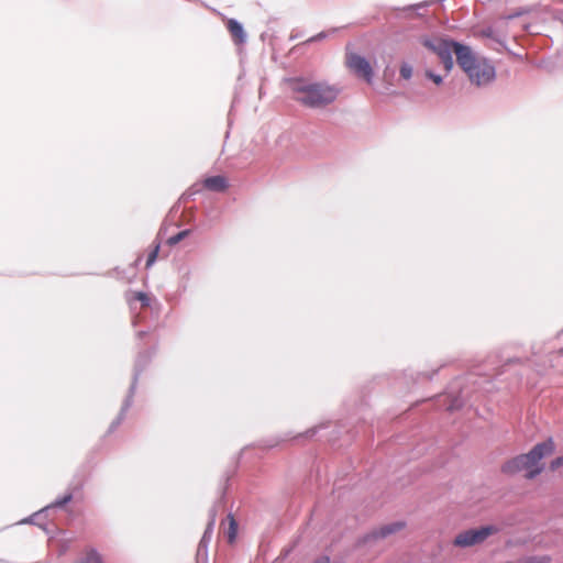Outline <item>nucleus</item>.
I'll return each instance as SVG.
<instances>
[{"label":"nucleus","mask_w":563,"mask_h":563,"mask_svg":"<svg viewBox=\"0 0 563 563\" xmlns=\"http://www.w3.org/2000/svg\"><path fill=\"white\" fill-rule=\"evenodd\" d=\"M288 82L292 99L305 108H325L333 103L339 96V89L324 81H311L305 78H294Z\"/></svg>","instance_id":"nucleus-1"},{"label":"nucleus","mask_w":563,"mask_h":563,"mask_svg":"<svg viewBox=\"0 0 563 563\" xmlns=\"http://www.w3.org/2000/svg\"><path fill=\"white\" fill-rule=\"evenodd\" d=\"M554 452V442L552 439H548L542 443H538L533 449L527 453L518 455L503 465V472L506 474H515L521 471H526L527 478H533L540 474L543 470V465L540 463L544 456L551 455Z\"/></svg>","instance_id":"nucleus-2"},{"label":"nucleus","mask_w":563,"mask_h":563,"mask_svg":"<svg viewBox=\"0 0 563 563\" xmlns=\"http://www.w3.org/2000/svg\"><path fill=\"white\" fill-rule=\"evenodd\" d=\"M459 65L478 87L495 79V67L485 58H476L470 47H460Z\"/></svg>","instance_id":"nucleus-3"},{"label":"nucleus","mask_w":563,"mask_h":563,"mask_svg":"<svg viewBox=\"0 0 563 563\" xmlns=\"http://www.w3.org/2000/svg\"><path fill=\"white\" fill-rule=\"evenodd\" d=\"M498 532L495 526L470 529L456 534L453 544L457 548H468L483 543L488 537Z\"/></svg>","instance_id":"nucleus-4"},{"label":"nucleus","mask_w":563,"mask_h":563,"mask_svg":"<svg viewBox=\"0 0 563 563\" xmlns=\"http://www.w3.org/2000/svg\"><path fill=\"white\" fill-rule=\"evenodd\" d=\"M345 65L356 77L362 78L367 84L372 82L374 70L369 60L364 56L354 52H347L345 55Z\"/></svg>","instance_id":"nucleus-5"},{"label":"nucleus","mask_w":563,"mask_h":563,"mask_svg":"<svg viewBox=\"0 0 563 563\" xmlns=\"http://www.w3.org/2000/svg\"><path fill=\"white\" fill-rule=\"evenodd\" d=\"M427 45L441 58L448 70L453 66L452 54L454 53L456 55V60L459 62L460 47H466L465 45L450 40H438Z\"/></svg>","instance_id":"nucleus-6"},{"label":"nucleus","mask_w":563,"mask_h":563,"mask_svg":"<svg viewBox=\"0 0 563 563\" xmlns=\"http://www.w3.org/2000/svg\"><path fill=\"white\" fill-rule=\"evenodd\" d=\"M203 187L210 191L222 192L228 188V179L224 176H211L203 180Z\"/></svg>","instance_id":"nucleus-7"},{"label":"nucleus","mask_w":563,"mask_h":563,"mask_svg":"<svg viewBox=\"0 0 563 563\" xmlns=\"http://www.w3.org/2000/svg\"><path fill=\"white\" fill-rule=\"evenodd\" d=\"M227 29L230 32L233 41L236 44H242L245 41V33L243 26L234 19H229L227 22Z\"/></svg>","instance_id":"nucleus-8"},{"label":"nucleus","mask_w":563,"mask_h":563,"mask_svg":"<svg viewBox=\"0 0 563 563\" xmlns=\"http://www.w3.org/2000/svg\"><path fill=\"white\" fill-rule=\"evenodd\" d=\"M405 527L404 522H393L385 525L373 532L374 538H386L397 531H400Z\"/></svg>","instance_id":"nucleus-9"},{"label":"nucleus","mask_w":563,"mask_h":563,"mask_svg":"<svg viewBox=\"0 0 563 563\" xmlns=\"http://www.w3.org/2000/svg\"><path fill=\"white\" fill-rule=\"evenodd\" d=\"M228 529L225 531V536L229 543H234L238 534V522L235 521L233 515H228Z\"/></svg>","instance_id":"nucleus-10"},{"label":"nucleus","mask_w":563,"mask_h":563,"mask_svg":"<svg viewBox=\"0 0 563 563\" xmlns=\"http://www.w3.org/2000/svg\"><path fill=\"white\" fill-rule=\"evenodd\" d=\"M77 563H103L101 555L95 550L89 549L86 551L85 556Z\"/></svg>","instance_id":"nucleus-11"},{"label":"nucleus","mask_w":563,"mask_h":563,"mask_svg":"<svg viewBox=\"0 0 563 563\" xmlns=\"http://www.w3.org/2000/svg\"><path fill=\"white\" fill-rule=\"evenodd\" d=\"M159 252V244L156 243L153 245V249L150 251L147 260H146V268H150L156 261Z\"/></svg>","instance_id":"nucleus-12"},{"label":"nucleus","mask_w":563,"mask_h":563,"mask_svg":"<svg viewBox=\"0 0 563 563\" xmlns=\"http://www.w3.org/2000/svg\"><path fill=\"white\" fill-rule=\"evenodd\" d=\"M551 558L549 555H533L525 560L523 563H550Z\"/></svg>","instance_id":"nucleus-13"},{"label":"nucleus","mask_w":563,"mask_h":563,"mask_svg":"<svg viewBox=\"0 0 563 563\" xmlns=\"http://www.w3.org/2000/svg\"><path fill=\"white\" fill-rule=\"evenodd\" d=\"M189 234V230H184V231H180L178 232L177 234L170 236L168 240H167V243L169 245H175L177 243H179L183 239H185L187 235Z\"/></svg>","instance_id":"nucleus-14"},{"label":"nucleus","mask_w":563,"mask_h":563,"mask_svg":"<svg viewBox=\"0 0 563 563\" xmlns=\"http://www.w3.org/2000/svg\"><path fill=\"white\" fill-rule=\"evenodd\" d=\"M412 75V68L410 65L408 64H402L401 67H400V76L404 78V79H409Z\"/></svg>","instance_id":"nucleus-15"},{"label":"nucleus","mask_w":563,"mask_h":563,"mask_svg":"<svg viewBox=\"0 0 563 563\" xmlns=\"http://www.w3.org/2000/svg\"><path fill=\"white\" fill-rule=\"evenodd\" d=\"M563 465V456H560V457H556L555 460H553L550 464V468L552 471H555L558 470L559 467H561Z\"/></svg>","instance_id":"nucleus-16"},{"label":"nucleus","mask_w":563,"mask_h":563,"mask_svg":"<svg viewBox=\"0 0 563 563\" xmlns=\"http://www.w3.org/2000/svg\"><path fill=\"white\" fill-rule=\"evenodd\" d=\"M135 299L141 301L143 303V306H147L148 305V298H147V296L144 292H136L135 294Z\"/></svg>","instance_id":"nucleus-17"},{"label":"nucleus","mask_w":563,"mask_h":563,"mask_svg":"<svg viewBox=\"0 0 563 563\" xmlns=\"http://www.w3.org/2000/svg\"><path fill=\"white\" fill-rule=\"evenodd\" d=\"M427 76L437 85L442 82V78L439 75H435L431 71H427Z\"/></svg>","instance_id":"nucleus-18"},{"label":"nucleus","mask_w":563,"mask_h":563,"mask_svg":"<svg viewBox=\"0 0 563 563\" xmlns=\"http://www.w3.org/2000/svg\"><path fill=\"white\" fill-rule=\"evenodd\" d=\"M71 499V495H66L63 499L57 500L55 506H63Z\"/></svg>","instance_id":"nucleus-19"},{"label":"nucleus","mask_w":563,"mask_h":563,"mask_svg":"<svg viewBox=\"0 0 563 563\" xmlns=\"http://www.w3.org/2000/svg\"><path fill=\"white\" fill-rule=\"evenodd\" d=\"M481 33L483 36H486V37H493V34H494L492 27L484 29V30H482Z\"/></svg>","instance_id":"nucleus-20"},{"label":"nucleus","mask_w":563,"mask_h":563,"mask_svg":"<svg viewBox=\"0 0 563 563\" xmlns=\"http://www.w3.org/2000/svg\"><path fill=\"white\" fill-rule=\"evenodd\" d=\"M213 522H214V521H213V519H212V520L210 521V523L208 525V528H207V530H206V532H205L203 539H206V538H207V534H208L209 532H211V531H212Z\"/></svg>","instance_id":"nucleus-21"},{"label":"nucleus","mask_w":563,"mask_h":563,"mask_svg":"<svg viewBox=\"0 0 563 563\" xmlns=\"http://www.w3.org/2000/svg\"><path fill=\"white\" fill-rule=\"evenodd\" d=\"M313 563H330L329 558L323 556L314 561Z\"/></svg>","instance_id":"nucleus-22"}]
</instances>
